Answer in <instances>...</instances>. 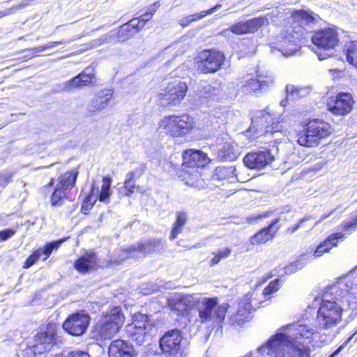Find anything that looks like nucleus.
<instances>
[{
	"instance_id": "nucleus-1",
	"label": "nucleus",
	"mask_w": 357,
	"mask_h": 357,
	"mask_svg": "<svg viewBox=\"0 0 357 357\" xmlns=\"http://www.w3.org/2000/svg\"><path fill=\"white\" fill-rule=\"evenodd\" d=\"M318 335L314 327L301 320L282 326L264 344L257 348L263 356L275 357H310V349L308 344Z\"/></svg>"
},
{
	"instance_id": "nucleus-2",
	"label": "nucleus",
	"mask_w": 357,
	"mask_h": 357,
	"mask_svg": "<svg viewBox=\"0 0 357 357\" xmlns=\"http://www.w3.org/2000/svg\"><path fill=\"white\" fill-rule=\"evenodd\" d=\"M321 301L316 325L313 326L306 320L317 331V328L328 329L335 326L341 321L345 303L348 307L352 303H357V282L353 275L341 278L335 284L326 287Z\"/></svg>"
},
{
	"instance_id": "nucleus-3",
	"label": "nucleus",
	"mask_w": 357,
	"mask_h": 357,
	"mask_svg": "<svg viewBox=\"0 0 357 357\" xmlns=\"http://www.w3.org/2000/svg\"><path fill=\"white\" fill-rule=\"evenodd\" d=\"M292 17L293 24L271 43V48L285 56H291L299 50L301 40L307 38L321 20L317 14L303 10L294 12Z\"/></svg>"
},
{
	"instance_id": "nucleus-4",
	"label": "nucleus",
	"mask_w": 357,
	"mask_h": 357,
	"mask_svg": "<svg viewBox=\"0 0 357 357\" xmlns=\"http://www.w3.org/2000/svg\"><path fill=\"white\" fill-rule=\"evenodd\" d=\"M281 287V280L280 279H275L271 282L264 289L261 294L263 300L257 301L255 298H252V295L246 294L245 295L238 303V308L235 314H231L229 318V323L231 325L240 326L248 320L249 314L256 307L264 306V303L271 299V295L274 292L277 291Z\"/></svg>"
},
{
	"instance_id": "nucleus-5",
	"label": "nucleus",
	"mask_w": 357,
	"mask_h": 357,
	"mask_svg": "<svg viewBox=\"0 0 357 357\" xmlns=\"http://www.w3.org/2000/svg\"><path fill=\"white\" fill-rule=\"evenodd\" d=\"M333 132L331 125L319 119H309L297 135V142L305 147L317 146L320 142L328 137Z\"/></svg>"
},
{
	"instance_id": "nucleus-6",
	"label": "nucleus",
	"mask_w": 357,
	"mask_h": 357,
	"mask_svg": "<svg viewBox=\"0 0 357 357\" xmlns=\"http://www.w3.org/2000/svg\"><path fill=\"white\" fill-rule=\"evenodd\" d=\"M125 317L120 307L107 310L93 328V337L97 340L112 339L122 327Z\"/></svg>"
},
{
	"instance_id": "nucleus-7",
	"label": "nucleus",
	"mask_w": 357,
	"mask_h": 357,
	"mask_svg": "<svg viewBox=\"0 0 357 357\" xmlns=\"http://www.w3.org/2000/svg\"><path fill=\"white\" fill-rule=\"evenodd\" d=\"M344 238V235L342 232H336L330 235L325 241L318 245L315 250L311 249L308 252L302 254L297 261L285 267V273L291 274L302 268L307 261L319 257L325 252H329L333 247L337 246L340 239L342 240Z\"/></svg>"
},
{
	"instance_id": "nucleus-8",
	"label": "nucleus",
	"mask_w": 357,
	"mask_h": 357,
	"mask_svg": "<svg viewBox=\"0 0 357 357\" xmlns=\"http://www.w3.org/2000/svg\"><path fill=\"white\" fill-rule=\"evenodd\" d=\"M158 126L165 133L173 137H180L190 132L195 127V121L188 114L170 115L164 116Z\"/></svg>"
},
{
	"instance_id": "nucleus-9",
	"label": "nucleus",
	"mask_w": 357,
	"mask_h": 357,
	"mask_svg": "<svg viewBox=\"0 0 357 357\" xmlns=\"http://www.w3.org/2000/svg\"><path fill=\"white\" fill-rule=\"evenodd\" d=\"M217 298L202 297L199 295V301L196 303L195 306L197 308L202 322L211 321L216 324L222 323L229 305L224 303L218 307H217Z\"/></svg>"
},
{
	"instance_id": "nucleus-10",
	"label": "nucleus",
	"mask_w": 357,
	"mask_h": 357,
	"mask_svg": "<svg viewBox=\"0 0 357 357\" xmlns=\"http://www.w3.org/2000/svg\"><path fill=\"white\" fill-rule=\"evenodd\" d=\"M154 327L153 321L147 314L136 313L132 316V322L126 327L128 336L137 344H142Z\"/></svg>"
},
{
	"instance_id": "nucleus-11",
	"label": "nucleus",
	"mask_w": 357,
	"mask_h": 357,
	"mask_svg": "<svg viewBox=\"0 0 357 357\" xmlns=\"http://www.w3.org/2000/svg\"><path fill=\"white\" fill-rule=\"evenodd\" d=\"M312 43L319 49L323 50L322 52H316L319 59L323 60L332 54L333 50L339 43L338 34L335 29L328 28L316 32L310 36Z\"/></svg>"
},
{
	"instance_id": "nucleus-12",
	"label": "nucleus",
	"mask_w": 357,
	"mask_h": 357,
	"mask_svg": "<svg viewBox=\"0 0 357 357\" xmlns=\"http://www.w3.org/2000/svg\"><path fill=\"white\" fill-rule=\"evenodd\" d=\"M188 91L187 84L178 80L169 82L158 93L159 104L164 107L178 105Z\"/></svg>"
},
{
	"instance_id": "nucleus-13",
	"label": "nucleus",
	"mask_w": 357,
	"mask_h": 357,
	"mask_svg": "<svg viewBox=\"0 0 357 357\" xmlns=\"http://www.w3.org/2000/svg\"><path fill=\"white\" fill-rule=\"evenodd\" d=\"M196 60L197 68L202 73H214L222 68L225 56L217 50H204L199 52Z\"/></svg>"
},
{
	"instance_id": "nucleus-14",
	"label": "nucleus",
	"mask_w": 357,
	"mask_h": 357,
	"mask_svg": "<svg viewBox=\"0 0 357 357\" xmlns=\"http://www.w3.org/2000/svg\"><path fill=\"white\" fill-rule=\"evenodd\" d=\"M54 324H48L45 330L37 333L33 342L26 349L28 354H42L51 350L55 344L56 328Z\"/></svg>"
},
{
	"instance_id": "nucleus-15",
	"label": "nucleus",
	"mask_w": 357,
	"mask_h": 357,
	"mask_svg": "<svg viewBox=\"0 0 357 357\" xmlns=\"http://www.w3.org/2000/svg\"><path fill=\"white\" fill-rule=\"evenodd\" d=\"M143 28V22L140 24V22L137 19L134 18L130 20L128 23L122 25L118 32L115 31H111L106 35L102 36L101 38L93 40L91 43V47H97L102 45L105 42L111 40V38L114 36H117L119 41H125L131 38L134 34L140 31Z\"/></svg>"
},
{
	"instance_id": "nucleus-16",
	"label": "nucleus",
	"mask_w": 357,
	"mask_h": 357,
	"mask_svg": "<svg viewBox=\"0 0 357 357\" xmlns=\"http://www.w3.org/2000/svg\"><path fill=\"white\" fill-rule=\"evenodd\" d=\"M78 174V169L74 168L59 176L51 197L52 206H59L61 204L67 191L75 186Z\"/></svg>"
},
{
	"instance_id": "nucleus-17",
	"label": "nucleus",
	"mask_w": 357,
	"mask_h": 357,
	"mask_svg": "<svg viewBox=\"0 0 357 357\" xmlns=\"http://www.w3.org/2000/svg\"><path fill=\"white\" fill-rule=\"evenodd\" d=\"M274 82L273 76L269 74H257L256 78L247 75L240 79L238 86L243 93L249 94L267 89L273 84Z\"/></svg>"
},
{
	"instance_id": "nucleus-18",
	"label": "nucleus",
	"mask_w": 357,
	"mask_h": 357,
	"mask_svg": "<svg viewBox=\"0 0 357 357\" xmlns=\"http://www.w3.org/2000/svg\"><path fill=\"white\" fill-rule=\"evenodd\" d=\"M182 335L180 331L174 329L166 332L160 339L162 352L169 357H180L183 353Z\"/></svg>"
},
{
	"instance_id": "nucleus-19",
	"label": "nucleus",
	"mask_w": 357,
	"mask_h": 357,
	"mask_svg": "<svg viewBox=\"0 0 357 357\" xmlns=\"http://www.w3.org/2000/svg\"><path fill=\"white\" fill-rule=\"evenodd\" d=\"M197 301L199 294H173L167 297L166 305L178 314L188 315Z\"/></svg>"
},
{
	"instance_id": "nucleus-20",
	"label": "nucleus",
	"mask_w": 357,
	"mask_h": 357,
	"mask_svg": "<svg viewBox=\"0 0 357 357\" xmlns=\"http://www.w3.org/2000/svg\"><path fill=\"white\" fill-rule=\"evenodd\" d=\"M91 317L83 312L70 314L63 324V330L73 336H81L86 331Z\"/></svg>"
},
{
	"instance_id": "nucleus-21",
	"label": "nucleus",
	"mask_w": 357,
	"mask_h": 357,
	"mask_svg": "<svg viewBox=\"0 0 357 357\" xmlns=\"http://www.w3.org/2000/svg\"><path fill=\"white\" fill-rule=\"evenodd\" d=\"M252 126L253 128L262 129L266 128V132H277L281 128L279 122L275 123L273 114L269 111L268 107L263 110H256L252 114Z\"/></svg>"
},
{
	"instance_id": "nucleus-22",
	"label": "nucleus",
	"mask_w": 357,
	"mask_h": 357,
	"mask_svg": "<svg viewBox=\"0 0 357 357\" xmlns=\"http://www.w3.org/2000/svg\"><path fill=\"white\" fill-rule=\"evenodd\" d=\"M354 101L351 94L338 93L335 97H330L327 102L328 109L336 115H346L351 112Z\"/></svg>"
},
{
	"instance_id": "nucleus-23",
	"label": "nucleus",
	"mask_w": 357,
	"mask_h": 357,
	"mask_svg": "<svg viewBox=\"0 0 357 357\" xmlns=\"http://www.w3.org/2000/svg\"><path fill=\"white\" fill-rule=\"evenodd\" d=\"M113 98V91L109 89H104L98 91L90 99L87 111L91 115H96L106 109Z\"/></svg>"
},
{
	"instance_id": "nucleus-24",
	"label": "nucleus",
	"mask_w": 357,
	"mask_h": 357,
	"mask_svg": "<svg viewBox=\"0 0 357 357\" xmlns=\"http://www.w3.org/2000/svg\"><path fill=\"white\" fill-rule=\"evenodd\" d=\"M215 146L219 160H234L236 158L232 140L227 133H222L216 137Z\"/></svg>"
},
{
	"instance_id": "nucleus-25",
	"label": "nucleus",
	"mask_w": 357,
	"mask_h": 357,
	"mask_svg": "<svg viewBox=\"0 0 357 357\" xmlns=\"http://www.w3.org/2000/svg\"><path fill=\"white\" fill-rule=\"evenodd\" d=\"M94 67L88 66L82 73L68 82L59 86L60 91H70L73 89L83 87L91 83L94 78Z\"/></svg>"
},
{
	"instance_id": "nucleus-26",
	"label": "nucleus",
	"mask_w": 357,
	"mask_h": 357,
	"mask_svg": "<svg viewBox=\"0 0 357 357\" xmlns=\"http://www.w3.org/2000/svg\"><path fill=\"white\" fill-rule=\"evenodd\" d=\"M183 169L188 174L191 172L186 169V168H192V170L195 169V172L199 167H203L207 162L208 158L206 155L201 151L197 150H188L183 154Z\"/></svg>"
},
{
	"instance_id": "nucleus-27",
	"label": "nucleus",
	"mask_w": 357,
	"mask_h": 357,
	"mask_svg": "<svg viewBox=\"0 0 357 357\" xmlns=\"http://www.w3.org/2000/svg\"><path fill=\"white\" fill-rule=\"evenodd\" d=\"M164 248V244L160 239H151L144 243L132 245L128 248L129 254L135 258L144 257L147 254L160 252Z\"/></svg>"
},
{
	"instance_id": "nucleus-28",
	"label": "nucleus",
	"mask_w": 357,
	"mask_h": 357,
	"mask_svg": "<svg viewBox=\"0 0 357 357\" xmlns=\"http://www.w3.org/2000/svg\"><path fill=\"white\" fill-rule=\"evenodd\" d=\"M273 160V155L269 151H259L247 154L243 158L245 165L250 169H260Z\"/></svg>"
},
{
	"instance_id": "nucleus-29",
	"label": "nucleus",
	"mask_w": 357,
	"mask_h": 357,
	"mask_svg": "<svg viewBox=\"0 0 357 357\" xmlns=\"http://www.w3.org/2000/svg\"><path fill=\"white\" fill-rule=\"evenodd\" d=\"M278 222L279 218L274 219L268 227L261 229L257 234L252 236L250 239L251 244L259 245L273 239L279 229L278 227H274Z\"/></svg>"
},
{
	"instance_id": "nucleus-30",
	"label": "nucleus",
	"mask_w": 357,
	"mask_h": 357,
	"mask_svg": "<svg viewBox=\"0 0 357 357\" xmlns=\"http://www.w3.org/2000/svg\"><path fill=\"white\" fill-rule=\"evenodd\" d=\"M98 266V257L93 251H87L74 263V268L79 273H86Z\"/></svg>"
},
{
	"instance_id": "nucleus-31",
	"label": "nucleus",
	"mask_w": 357,
	"mask_h": 357,
	"mask_svg": "<svg viewBox=\"0 0 357 357\" xmlns=\"http://www.w3.org/2000/svg\"><path fill=\"white\" fill-rule=\"evenodd\" d=\"M132 353V346L122 340L112 341L108 349L109 357H133Z\"/></svg>"
},
{
	"instance_id": "nucleus-32",
	"label": "nucleus",
	"mask_w": 357,
	"mask_h": 357,
	"mask_svg": "<svg viewBox=\"0 0 357 357\" xmlns=\"http://www.w3.org/2000/svg\"><path fill=\"white\" fill-rule=\"evenodd\" d=\"M222 92V84L220 82L204 86L198 92V96L202 100L201 103H208V100H218Z\"/></svg>"
},
{
	"instance_id": "nucleus-33",
	"label": "nucleus",
	"mask_w": 357,
	"mask_h": 357,
	"mask_svg": "<svg viewBox=\"0 0 357 357\" xmlns=\"http://www.w3.org/2000/svg\"><path fill=\"white\" fill-rule=\"evenodd\" d=\"M286 98L280 101V105L285 107L289 100H296L301 98L307 96L310 89L307 86H299L293 84H287L285 88Z\"/></svg>"
},
{
	"instance_id": "nucleus-34",
	"label": "nucleus",
	"mask_w": 357,
	"mask_h": 357,
	"mask_svg": "<svg viewBox=\"0 0 357 357\" xmlns=\"http://www.w3.org/2000/svg\"><path fill=\"white\" fill-rule=\"evenodd\" d=\"M112 179L108 176H104L102 184L100 190L98 186L96 187L93 183L91 186V193L94 197L93 202L98 199L100 202L107 203L109 202L111 192Z\"/></svg>"
},
{
	"instance_id": "nucleus-35",
	"label": "nucleus",
	"mask_w": 357,
	"mask_h": 357,
	"mask_svg": "<svg viewBox=\"0 0 357 357\" xmlns=\"http://www.w3.org/2000/svg\"><path fill=\"white\" fill-rule=\"evenodd\" d=\"M187 220L186 213L183 211L176 213V219L171 231L170 239L176 238L178 234L182 232L183 227L186 223Z\"/></svg>"
},
{
	"instance_id": "nucleus-36",
	"label": "nucleus",
	"mask_w": 357,
	"mask_h": 357,
	"mask_svg": "<svg viewBox=\"0 0 357 357\" xmlns=\"http://www.w3.org/2000/svg\"><path fill=\"white\" fill-rule=\"evenodd\" d=\"M221 7L220 4H217L207 10H203L199 13L188 15L180 20V24L182 26H188L190 22L198 20L207 15L211 14Z\"/></svg>"
},
{
	"instance_id": "nucleus-37",
	"label": "nucleus",
	"mask_w": 357,
	"mask_h": 357,
	"mask_svg": "<svg viewBox=\"0 0 357 357\" xmlns=\"http://www.w3.org/2000/svg\"><path fill=\"white\" fill-rule=\"evenodd\" d=\"M340 228L344 232V238L349 235L353 231L357 229V213H354L349 215L340 225Z\"/></svg>"
},
{
	"instance_id": "nucleus-38",
	"label": "nucleus",
	"mask_w": 357,
	"mask_h": 357,
	"mask_svg": "<svg viewBox=\"0 0 357 357\" xmlns=\"http://www.w3.org/2000/svg\"><path fill=\"white\" fill-rule=\"evenodd\" d=\"M73 41V40H60V41H54V42H49L45 45L36 47L32 49H29L27 52L29 53L28 56L30 58L36 56L39 53L43 52L45 50L53 48L56 45H61V44H66L70 42Z\"/></svg>"
},
{
	"instance_id": "nucleus-39",
	"label": "nucleus",
	"mask_w": 357,
	"mask_h": 357,
	"mask_svg": "<svg viewBox=\"0 0 357 357\" xmlns=\"http://www.w3.org/2000/svg\"><path fill=\"white\" fill-rule=\"evenodd\" d=\"M235 171L234 166L218 167L215 169V176L220 180L233 178L236 177Z\"/></svg>"
},
{
	"instance_id": "nucleus-40",
	"label": "nucleus",
	"mask_w": 357,
	"mask_h": 357,
	"mask_svg": "<svg viewBox=\"0 0 357 357\" xmlns=\"http://www.w3.org/2000/svg\"><path fill=\"white\" fill-rule=\"evenodd\" d=\"M345 50L347 61L357 66V41H351L347 44Z\"/></svg>"
},
{
	"instance_id": "nucleus-41",
	"label": "nucleus",
	"mask_w": 357,
	"mask_h": 357,
	"mask_svg": "<svg viewBox=\"0 0 357 357\" xmlns=\"http://www.w3.org/2000/svg\"><path fill=\"white\" fill-rule=\"evenodd\" d=\"M248 33H252L257 31L262 26L268 24V20L265 17H259L245 21Z\"/></svg>"
},
{
	"instance_id": "nucleus-42",
	"label": "nucleus",
	"mask_w": 357,
	"mask_h": 357,
	"mask_svg": "<svg viewBox=\"0 0 357 357\" xmlns=\"http://www.w3.org/2000/svg\"><path fill=\"white\" fill-rule=\"evenodd\" d=\"M231 253V249L229 248H225L220 249L212 254L214 256L210 261V266H213L218 264L222 259L228 257Z\"/></svg>"
},
{
	"instance_id": "nucleus-43",
	"label": "nucleus",
	"mask_w": 357,
	"mask_h": 357,
	"mask_svg": "<svg viewBox=\"0 0 357 357\" xmlns=\"http://www.w3.org/2000/svg\"><path fill=\"white\" fill-rule=\"evenodd\" d=\"M159 5L158 3H154L146 10L144 14L141 15L139 17L137 18V20H139L140 22V24H142V22H143V27L144 26L146 22L151 19L153 15L155 13Z\"/></svg>"
},
{
	"instance_id": "nucleus-44",
	"label": "nucleus",
	"mask_w": 357,
	"mask_h": 357,
	"mask_svg": "<svg viewBox=\"0 0 357 357\" xmlns=\"http://www.w3.org/2000/svg\"><path fill=\"white\" fill-rule=\"evenodd\" d=\"M123 187L126 191V196H130L133 193L135 188V178L132 177V173H127Z\"/></svg>"
},
{
	"instance_id": "nucleus-45",
	"label": "nucleus",
	"mask_w": 357,
	"mask_h": 357,
	"mask_svg": "<svg viewBox=\"0 0 357 357\" xmlns=\"http://www.w3.org/2000/svg\"><path fill=\"white\" fill-rule=\"evenodd\" d=\"M229 30L234 34L241 35L248 33L246 22H239L229 27Z\"/></svg>"
},
{
	"instance_id": "nucleus-46",
	"label": "nucleus",
	"mask_w": 357,
	"mask_h": 357,
	"mask_svg": "<svg viewBox=\"0 0 357 357\" xmlns=\"http://www.w3.org/2000/svg\"><path fill=\"white\" fill-rule=\"evenodd\" d=\"M63 241V240H61L56 242H52L47 243L44 248L42 250V254L45 255V257L43 259V261L46 260L50 255L52 253L54 249L57 248L59 245Z\"/></svg>"
},
{
	"instance_id": "nucleus-47",
	"label": "nucleus",
	"mask_w": 357,
	"mask_h": 357,
	"mask_svg": "<svg viewBox=\"0 0 357 357\" xmlns=\"http://www.w3.org/2000/svg\"><path fill=\"white\" fill-rule=\"evenodd\" d=\"M42 255V250H36L25 261L24 268H28L36 263Z\"/></svg>"
},
{
	"instance_id": "nucleus-48",
	"label": "nucleus",
	"mask_w": 357,
	"mask_h": 357,
	"mask_svg": "<svg viewBox=\"0 0 357 357\" xmlns=\"http://www.w3.org/2000/svg\"><path fill=\"white\" fill-rule=\"evenodd\" d=\"M13 172L4 171L0 173V188H5L10 181Z\"/></svg>"
},
{
	"instance_id": "nucleus-49",
	"label": "nucleus",
	"mask_w": 357,
	"mask_h": 357,
	"mask_svg": "<svg viewBox=\"0 0 357 357\" xmlns=\"http://www.w3.org/2000/svg\"><path fill=\"white\" fill-rule=\"evenodd\" d=\"M54 357H90V356L85 351H73L68 353L59 354Z\"/></svg>"
},
{
	"instance_id": "nucleus-50",
	"label": "nucleus",
	"mask_w": 357,
	"mask_h": 357,
	"mask_svg": "<svg viewBox=\"0 0 357 357\" xmlns=\"http://www.w3.org/2000/svg\"><path fill=\"white\" fill-rule=\"evenodd\" d=\"M26 6V4H25V3H19L17 5H14L13 6H11L10 8H6L5 10L0 11V18L2 17L6 16V15H10V14L16 12L17 10H18L22 8H24Z\"/></svg>"
},
{
	"instance_id": "nucleus-51",
	"label": "nucleus",
	"mask_w": 357,
	"mask_h": 357,
	"mask_svg": "<svg viewBox=\"0 0 357 357\" xmlns=\"http://www.w3.org/2000/svg\"><path fill=\"white\" fill-rule=\"evenodd\" d=\"M93 196L91 194L89 196H88L84 201L83 202V204L82 205V212L84 214H87L91 208V207L93 205V202H91V199Z\"/></svg>"
},
{
	"instance_id": "nucleus-52",
	"label": "nucleus",
	"mask_w": 357,
	"mask_h": 357,
	"mask_svg": "<svg viewBox=\"0 0 357 357\" xmlns=\"http://www.w3.org/2000/svg\"><path fill=\"white\" fill-rule=\"evenodd\" d=\"M146 167L144 163H141L134 170L129 172L128 173L132 174V177L135 178H139L144 172Z\"/></svg>"
},
{
	"instance_id": "nucleus-53",
	"label": "nucleus",
	"mask_w": 357,
	"mask_h": 357,
	"mask_svg": "<svg viewBox=\"0 0 357 357\" xmlns=\"http://www.w3.org/2000/svg\"><path fill=\"white\" fill-rule=\"evenodd\" d=\"M15 230L13 229H6L0 231V240L6 241L15 234Z\"/></svg>"
},
{
	"instance_id": "nucleus-54",
	"label": "nucleus",
	"mask_w": 357,
	"mask_h": 357,
	"mask_svg": "<svg viewBox=\"0 0 357 357\" xmlns=\"http://www.w3.org/2000/svg\"><path fill=\"white\" fill-rule=\"evenodd\" d=\"M312 216V215H309V216H305L304 218H303L302 219H301L293 227H290L287 229V231L289 233H294L295 232L298 228L299 227L301 226V224H303V222H305V221L308 220L309 219H310Z\"/></svg>"
},
{
	"instance_id": "nucleus-55",
	"label": "nucleus",
	"mask_w": 357,
	"mask_h": 357,
	"mask_svg": "<svg viewBox=\"0 0 357 357\" xmlns=\"http://www.w3.org/2000/svg\"><path fill=\"white\" fill-rule=\"evenodd\" d=\"M169 49H174L176 50V55L182 54L185 52V47L182 44H175L174 46H170Z\"/></svg>"
},
{
	"instance_id": "nucleus-56",
	"label": "nucleus",
	"mask_w": 357,
	"mask_h": 357,
	"mask_svg": "<svg viewBox=\"0 0 357 357\" xmlns=\"http://www.w3.org/2000/svg\"><path fill=\"white\" fill-rule=\"evenodd\" d=\"M267 216H268V213H261V214H259L258 215H250V217L248 218V220L250 222H252L256 221L258 219H261V218H266Z\"/></svg>"
},
{
	"instance_id": "nucleus-57",
	"label": "nucleus",
	"mask_w": 357,
	"mask_h": 357,
	"mask_svg": "<svg viewBox=\"0 0 357 357\" xmlns=\"http://www.w3.org/2000/svg\"><path fill=\"white\" fill-rule=\"evenodd\" d=\"M333 211H331V212H329V213H327V214H324V215H322V217L321 218V219H320L319 221H317V222L315 223V225H317L320 221H321L322 220H324V219L326 218L327 217H328L330 215H331V214L333 213Z\"/></svg>"
},
{
	"instance_id": "nucleus-58",
	"label": "nucleus",
	"mask_w": 357,
	"mask_h": 357,
	"mask_svg": "<svg viewBox=\"0 0 357 357\" xmlns=\"http://www.w3.org/2000/svg\"><path fill=\"white\" fill-rule=\"evenodd\" d=\"M130 248V247H128V248H124V249L123 250V253H125V255H126V256H123V258H126V257H132V256H131V255L129 254V252H128V248Z\"/></svg>"
},
{
	"instance_id": "nucleus-59",
	"label": "nucleus",
	"mask_w": 357,
	"mask_h": 357,
	"mask_svg": "<svg viewBox=\"0 0 357 357\" xmlns=\"http://www.w3.org/2000/svg\"><path fill=\"white\" fill-rule=\"evenodd\" d=\"M130 248V247H128V248H124V249L123 250V253H125V255H126V256H123V258H126V257H132V256H131V255L129 254V252H128V248Z\"/></svg>"
},
{
	"instance_id": "nucleus-60",
	"label": "nucleus",
	"mask_w": 357,
	"mask_h": 357,
	"mask_svg": "<svg viewBox=\"0 0 357 357\" xmlns=\"http://www.w3.org/2000/svg\"><path fill=\"white\" fill-rule=\"evenodd\" d=\"M349 275H353V277L355 278V280L357 282V267L354 268V270L351 272Z\"/></svg>"
},
{
	"instance_id": "nucleus-61",
	"label": "nucleus",
	"mask_w": 357,
	"mask_h": 357,
	"mask_svg": "<svg viewBox=\"0 0 357 357\" xmlns=\"http://www.w3.org/2000/svg\"><path fill=\"white\" fill-rule=\"evenodd\" d=\"M54 183V179H52L51 181L49 183L48 186L52 185Z\"/></svg>"
}]
</instances>
